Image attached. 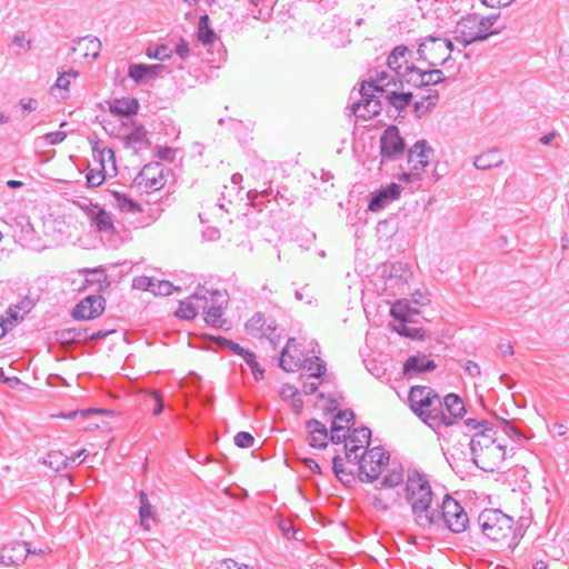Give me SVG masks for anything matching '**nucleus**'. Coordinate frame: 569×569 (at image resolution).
<instances>
[{
    "label": "nucleus",
    "mask_w": 569,
    "mask_h": 569,
    "mask_svg": "<svg viewBox=\"0 0 569 569\" xmlns=\"http://www.w3.org/2000/svg\"><path fill=\"white\" fill-rule=\"evenodd\" d=\"M197 38L203 46L212 44L217 40V34L210 27L208 14H202L199 18Z\"/></svg>",
    "instance_id": "32"
},
{
    "label": "nucleus",
    "mask_w": 569,
    "mask_h": 569,
    "mask_svg": "<svg viewBox=\"0 0 569 569\" xmlns=\"http://www.w3.org/2000/svg\"><path fill=\"white\" fill-rule=\"evenodd\" d=\"M431 68L432 69L429 70L423 69L425 87L436 86L442 83L446 80V77L440 69H437L436 67Z\"/></svg>",
    "instance_id": "49"
},
{
    "label": "nucleus",
    "mask_w": 569,
    "mask_h": 569,
    "mask_svg": "<svg viewBox=\"0 0 569 569\" xmlns=\"http://www.w3.org/2000/svg\"><path fill=\"white\" fill-rule=\"evenodd\" d=\"M78 46H83V57H91L92 59L98 58L101 50V42L97 37L86 36L79 38L77 41Z\"/></svg>",
    "instance_id": "36"
},
{
    "label": "nucleus",
    "mask_w": 569,
    "mask_h": 569,
    "mask_svg": "<svg viewBox=\"0 0 569 569\" xmlns=\"http://www.w3.org/2000/svg\"><path fill=\"white\" fill-rule=\"evenodd\" d=\"M401 186L391 182L370 194L368 209L378 212L385 209L390 202L398 199L401 193Z\"/></svg>",
    "instance_id": "13"
},
{
    "label": "nucleus",
    "mask_w": 569,
    "mask_h": 569,
    "mask_svg": "<svg viewBox=\"0 0 569 569\" xmlns=\"http://www.w3.org/2000/svg\"><path fill=\"white\" fill-rule=\"evenodd\" d=\"M93 412L110 413V411L106 410V409H84V410H71L69 412H61V413L57 415L56 417L71 420V419H74L79 415L82 417H86Z\"/></svg>",
    "instance_id": "57"
},
{
    "label": "nucleus",
    "mask_w": 569,
    "mask_h": 569,
    "mask_svg": "<svg viewBox=\"0 0 569 569\" xmlns=\"http://www.w3.org/2000/svg\"><path fill=\"white\" fill-rule=\"evenodd\" d=\"M390 316L400 323L411 322L410 310H405L401 301L396 302L390 309Z\"/></svg>",
    "instance_id": "52"
},
{
    "label": "nucleus",
    "mask_w": 569,
    "mask_h": 569,
    "mask_svg": "<svg viewBox=\"0 0 569 569\" xmlns=\"http://www.w3.org/2000/svg\"><path fill=\"white\" fill-rule=\"evenodd\" d=\"M87 456H88V451L86 449H82L79 452H77L76 455H72L70 457H64L61 460V465L64 469L73 468L76 466H79Z\"/></svg>",
    "instance_id": "56"
},
{
    "label": "nucleus",
    "mask_w": 569,
    "mask_h": 569,
    "mask_svg": "<svg viewBox=\"0 0 569 569\" xmlns=\"http://www.w3.org/2000/svg\"><path fill=\"white\" fill-rule=\"evenodd\" d=\"M306 428L309 431V445L311 447L320 449L327 448L329 432L322 422L316 419H310L306 422Z\"/></svg>",
    "instance_id": "24"
},
{
    "label": "nucleus",
    "mask_w": 569,
    "mask_h": 569,
    "mask_svg": "<svg viewBox=\"0 0 569 569\" xmlns=\"http://www.w3.org/2000/svg\"><path fill=\"white\" fill-rule=\"evenodd\" d=\"M104 298L100 295H91L74 306L71 316L76 320H91L98 318L104 311Z\"/></svg>",
    "instance_id": "10"
},
{
    "label": "nucleus",
    "mask_w": 569,
    "mask_h": 569,
    "mask_svg": "<svg viewBox=\"0 0 569 569\" xmlns=\"http://www.w3.org/2000/svg\"><path fill=\"white\" fill-rule=\"evenodd\" d=\"M146 54L151 59L166 61L171 58L172 50L167 44H159L154 49L148 48Z\"/></svg>",
    "instance_id": "51"
},
{
    "label": "nucleus",
    "mask_w": 569,
    "mask_h": 569,
    "mask_svg": "<svg viewBox=\"0 0 569 569\" xmlns=\"http://www.w3.org/2000/svg\"><path fill=\"white\" fill-rule=\"evenodd\" d=\"M295 342V338L288 339L284 348L281 351V356L279 359V367L283 369L287 372H293L301 368L302 366V359L300 357L292 356L289 352V348L291 343Z\"/></svg>",
    "instance_id": "28"
},
{
    "label": "nucleus",
    "mask_w": 569,
    "mask_h": 569,
    "mask_svg": "<svg viewBox=\"0 0 569 569\" xmlns=\"http://www.w3.org/2000/svg\"><path fill=\"white\" fill-rule=\"evenodd\" d=\"M503 163L498 149L488 150L475 159V167L479 170H488Z\"/></svg>",
    "instance_id": "30"
},
{
    "label": "nucleus",
    "mask_w": 569,
    "mask_h": 569,
    "mask_svg": "<svg viewBox=\"0 0 569 569\" xmlns=\"http://www.w3.org/2000/svg\"><path fill=\"white\" fill-rule=\"evenodd\" d=\"M397 83L398 77L393 72L389 73L386 70L373 69L369 73V79L362 81L361 84L376 92H387L389 91L387 88H397Z\"/></svg>",
    "instance_id": "17"
},
{
    "label": "nucleus",
    "mask_w": 569,
    "mask_h": 569,
    "mask_svg": "<svg viewBox=\"0 0 569 569\" xmlns=\"http://www.w3.org/2000/svg\"><path fill=\"white\" fill-rule=\"evenodd\" d=\"M166 66L163 64H143L132 63L129 66L128 76L136 83H143L148 79H154L158 77L160 71H163Z\"/></svg>",
    "instance_id": "20"
},
{
    "label": "nucleus",
    "mask_w": 569,
    "mask_h": 569,
    "mask_svg": "<svg viewBox=\"0 0 569 569\" xmlns=\"http://www.w3.org/2000/svg\"><path fill=\"white\" fill-rule=\"evenodd\" d=\"M441 402L445 419L443 422H439V430L442 427L453 426L466 413L465 403L460 396L456 393H448L445 398H441Z\"/></svg>",
    "instance_id": "12"
},
{
    "label": "nucleus",
    "mask_w": 569,
    "mask_h": 569,
    "mask_svg": "<svg viewBox=\"0 0 569 569\" xmlns=\"http://www.w3.org/2000/svg\"><path fill=\"white\" fill-rule=\"evenodd\" d=\"M251 4L258 8L257 12L252 11L256 19L266 21L271 17V9L274 0H250Z\"/></svg>",
    "instance_id": "41"
},
{
    "label": "nucleus",
    "mask_w": 569,
    "mask_h": 569,
    "mask_svg": "<svg viewBox=\"0 0 569 569\" xmlns=\"http://www.w3.org/2000/svg\"><path fill=\"white\" fill-rule=\"evenodd\" d=\"M359 93L361 99L351 106L352 113L363 120L378 116L381 111V101L370 93V89L365 88V84H361Z\"/></svg>",
    "instance_id": "11"
},
{
    "label": "nucleus",
    "mask_w": 569,
    "mask_h": 569,
    "mask_svg": "<svg viewBox=\"0 0 569 569\" xmlns=\"http://www.w3.org/2000/svg\"><path fill=\"white\" fill-rule=\"evenodd\" d=\"M382 273L388 281L395 282L396 284L408 283V281L412 277V272L408 264L400 261L385 264Z\"/></svg>",
    "instance_id": "23"
},
{
    "label": "nucleus",
    "mask_w": 569,
    "mask_h": 569,
    "mask_svg": "<svg viewBox=\"0 0 569 569\" xmlns=\"http://www.w3.org/2000/svg\"><path fill=\"white\" fill-rule=\"evenodd\" d=\"M496 419L499 421L500 423V429L510 438H512L515 441L517 442H522L525 440H528L531 438V436L525 433L523 431H521L519 428H517L515 425H513V421L512 420H507V419H503V418H499L496 416Z\"/></svg>",
    "instance_id": "37"
},
{
    "label": "nucleus",
    "mask_w": 569,
    "mask_h": 569,
    "mask_svg": "<svg viewBox=\"0 0 569 569\" xmlns=\"http://www.w3.org/2000/svg\"><path fill=\"white\" fill-rule=\"evenodd\" d=\"M84 272L87 273L84 280L87 286L98 284L99 289H101L102 283H104L106 286L109 284L108 276L106 274V271L102 267L86 269Z\"/></svg>",
    "instance_id": "40"
},
{
    "label": "nucleus",
    "mask_w": 569,
    "mask_h": 569,
    "mask_svg": "<svg viewBox=\"0 0 569 569\" xmlns=\"http://www.w3.org/2000/svg\"><path fill=\"white\" fill-rule=\"evenodd\" d=\"M421 174L422 173L419 171L418 164H413V166L410 167V171L409 172H402L399 176V180L403 181V182H407V183H412V182L420 181L421 180Z\"/></svg>",
    "instance_id": "60"
},
{
    "label": "nucleus",
    "mask_w": 569,
    "mask_h": 569,
    "mask_svg": "<svg viewBox=\"0 0 569 569\" xmlns=\"http://www.w3.org/2000/svg\"><path fill=\"white\" fill-rule=\"evenodd\" d=\"M429 388L427 386H413L410 388L408 400L411 410L421 402L426 393H430Z\"/></svg>",
    "instance_id": "50"
},
{
    "label": "nucleus",
    "mask_w": 569,
    "mask_h": 569,
    "mask_svg": "<svg viewBox=\"0 0 569 569\" xmlns=\"http://www.w3.org/2000/svg\"><path fill=\"white\" fill-rule=\"evenodd\" d=\"M34 306L36 301L30 297H24L17 305H14L13 308H9V315L14 321H18L19 319H22V317L19 316L17 310L22 311L23 313H28Z\"/></svg>",
    "instance_id": "45"
},
{
    "label": "nucleus",
    "mask_w": 569,
    "mask_h": 569,
    "mask_svg": "<svg viewBox=\"0 0 569 569\" xmlns=\"http://www.w3.org/2000/svg\"><path fill=\"white\" fill-rule=\"evenodd\" d=\"M443 53L440 37L428 36L419 44L416 60L426 62L428 67L445 66L451 59V54L443 57Z\"/></svg>",
    "instance_id": "8"
},
{
    "label": "nucleus",
    "mask_w": 569,
    "mask_h": 569,
    "mask_svg": "<svg viewBox=\"0 0 569 569\" xmlns=\"http://www.w3.org/2000/svg\"><path fill=\"white\" fill-rule=\"evenodd\" d=\"M416 61L415 53L405 44L395 47L387 58V67L399 78L405 66Z\"/></svg>",
    "instance_id": "16"
},
{
    "label": "nucleus",
    "mask_w": 569,
    "mask_h": 569,
    "mask_svg": "<svg viewBox=\"0 0 569 569\" xmlns=\"http://www.w3.org/2000/svg\"><path fill=\"white\" fill-rule=\"evenodd\" d=\"M478 528L493 543L515 548L518 537L512 517L499 509H485L478 516Z\"/></svg>",
    "instance_id": "2"
},
{
    "label": "nucleus",
    "mask_w": 569,
    "mask_h": 569,
    "mask_svg": "<svg viewBox=\"0 0 569 569\" xmlns=\"http://www.w3.org/2000/svg\"><path fill=\"white\" fill-rule=\"evenodd\" d=\"M267 325V319L262 312H256L251 319L246 323V329L250 333H260L264 330V326Z\"/></svg>",
    "instance_id": "46"
},
{
    "label": "nucleus",
    "mask_w": 569,
    "mask_h": 569,
    "mask_svg": "<svg viewBox=\"0 0 569 569\" xmlns=\"http://www.w3.org/2000/svg\"><path fill=\"white\" fill-rule=\"evenodd\" d=\"M430 393H426L421 402L413 407L412 412L435 432L439 433V422H443V410L441 397L429 388Z\"/></svg>",
    "instance_id": "5"
},
{
    "label": "nucleus",
    "mask_w": 569,
    "mask_h": 569,
    "mask_svg": "<svg viewBox=\"0 0 569 569\" xmlns=\"http://www.w3.org/2000/svg\"><path fill=\"white\" fill-rule=\"evenodd\" d=\"M438 99H439L438 90L429 89L427 91V94L422 96V101H427L426 111H431L436 107Z\"/></svg>",
    "instance_id": "63"
},
{
    "label": "nucleus",
    "mask_w": 569,
    "mask_h": 569,
    "mask_svg": "<svg viewBox=\"0 0 569 569\" xmlns=\"http://www.w3.org/2000/svg\"><path fill=\"white\" fill-rule=\"evenodd\" d=\"M437 368L435 360L423 353L413 355L407 358L402 367L403 377L411 379Z\"/></svg>",
    "instance_id": "14"
},
{
    "label": "nucleus",
    "mask_w": 569,
    "mask_h": 569,
    "mask_svg": "<svg viewBox=\"0 0 569 569\" xmlns=\"http://www.w3.org/2000/svg\"><path fill=\"white\" fill-rule=\"evenodd\" d=\"M173 291H180L179 287H174L170 281L168 280H157L154 281V288L153 292L157 296H170Z\"/></svg>",
    "instance_id": "53"
},
{
    "label": "nucleus",
    "mask_w": 569,
    "mask_h": 569,
    "mask_svg": "<svg viewBox=\"0 0 569 569\" xmlns=\"http://www.w3.org/2000/svg\"><path fill=\"white\" fill-rule=\"evenodd\" d=\"M272 193V189H266L263 191L250 190L248 192V199L253 207H261L263 204L262 199L269 197Z\"/></svg>",
    "instance_id": "59"
},
{
    "label": "nucleus",
    "mask_w": 569,
    "mask_h": 569,
    "mask_svg": "<svg viewBox=\"0 0 569 569\" xmlns=\"http://www.w3.org/2000/svg\"><path fill=\"white\" fill-rule=\"evenodd\" d=\"M104 179H106V176H104L103 168L100 170H97V169L89 170V172L86 176L87 186L91 187V188L101 186L103 183Z\"/></svg>",
    "instance_id": "54"
},
{
    "label": "nucleus",
    "mask_w": 569,
    "mask_h": 569,
    "mask_svg": "<svg viewBox=\"0 0 569 569\" xmlns=\"http://www.w3.org/2000/svg\"><path fill=\"white\" fill-rule=\"evenodd\" d=\"M11 44L18 47L19 49H22L23 51H29L31 49V40L26 39V34L22 31L17 32L13 36Z\"/></svg>",
    "instance_id": "62"
},
{
    "label": "nucleus",
    "mask_w": 569,
    "mask_h": 569,
    "mask_svg": "<svg viewBox=\"0 0 569 569\" xmlns=\"http://www.w3.org/2000/svg\"><path fill=\"white\" fill-rule=\"evenodd\" d=\"M309 377L321 378L326 373V363L318 356L306 358L301 366Z\"/></svg>",
    "instance_id": "38"
},
{
    "label": "nucleus",
    "mask_w": 569,
    "mask_h": 569,
    "mask_svg": "<svg viewBox=\"0 0 569 569\" xmlns=\"http://www.w3.org/2000/svg\"><path fill=\"white\" fill-rule=\"evenodd\" d=\"M138 180V184H144L147 192L161 189L164 184V181L163 170L160 168V163H150L144 166L136 178V181Z\"/></svg>",
    "instance_id": "18"
},
{
    "label": "nucleus",
    "mask_w": 569,
    "mask_h": 569,
    "mask_svg": "<svg viewBox=\"0 0 569 569\" xmlns=\"http://www.w3.org/2000/svg\"><path fill=\"white\" fill-rule=\"evenodd\" d=\"M433 491L427 476L416 469L409 470L405 485V499L411 507L415 523L421 529L439 526L437 510L432 509Z\"/></svg>",
    "instance_id": "1"
},
{
    "label": "nucleus",
    "mask_w": 569,
    "mask_h": 569,
    "mask_svg": "<svg viewBox=\"0 0 569 569\" xmlns=\"http://www.w3.org/2000/svg\"><path fill=\"white\" fill-rule=\"evenodd\" d=\"M343 429H345V427L342 425L336 422V420H332L331 432H330V440L332 443L339 445V443L347 442V436L339 435V431H341Z\"/></svg>",
    "instance_id": "61"
},
{
    "label": "nucleus",
    "mask_w": 569,
    "mask_h": 569,
    "mask_svg": "<svg viewBox=\"0 0 569 569\" xmlns=\"http://www.w3.org/2000/svg\"><path fill=\"white\" fill-rule=\"evenodd\" d=\"M432 152V148L426 140H418L408 151V163L410 167L418 164L419 171L422 173L429 163V154Z\"/></svg>",
    "instance_id": "21"
},
{
    "label": "nucleus",
    "mask_w": 569,
    "mask_h": 569,
    "mask_svg": "<svg viewBox=\"0 0 569 569\" xmlns=\"http://www.w3.org/2000/svg\"><path fill=\"white\" fill-rule=\"evenodd\" d=\"M412 98V92H405L403 89L393 88L386 92V100L399 112L405 111L411 104Z\"/></svg>",
    "instance_id": "26"
},
{
    "label": "nucleus",
    "mask_w": 569,
    "mask_h": 569,
    "mask_svg": "<svg viewBox=\"0 0 569 569\" xmlns=\"http://www.w3.org/2000/svg\"><path fill=\"white\" fill-rule=\"evenodd\" d=\"M506 447L501 443H496L488 449L478 452L471 458L472 462L486 472H493L498 470L506 459Z\"/></svg>",
    "instance_id": "9"
},
{
    "label": "nucleus",
    "mask_w": 569,
    "mask_h": 569,
    "mask_svg": "<svg viewBox=\"0 0 569 569\" xmlns=\"http://www.w3.org/2000/svg\"><path fill=\"white\" fill-rule=\"evenodd\" d=\"M139 501H140V508H139V517H140V525L143 529L150 530L151 526L149 523V520H156L157 513L154 511L153 506L148 499V496L144 491L139 492Z\"/></svg>",
    "instance_id": "29"
},
{
    "label": "nucleus",
    "mask_w": 569,
    "mask_h": 569,
    "mask_svg": "<svg viewBox=\"0 0 569 569\" xmlns=\"http://www.w3.org/2000/svg\"><path fill=\"white\" fill-rule=\"evenodd\" d=\"M11 550L13 552H16V555L1 553L0 555V565H4V566H9V565L19 566L21 562L24 561V559H26V557H27V555L29 552V549L27 548V543L26 542L14 545Z\"/></svg>",
    "instance_id": "34"
},
{
    "label": "nucleus",
    "mask_w": 569,
    "mask_h": 569,
    "mask_svg": "<svg viewBox=\"0 0 569 569\" xmlns=\"http://www.w3.org/2000/svg\"><path fill=\"white\" fill-rule=\"evenodd\" d=\"M423 79V69L417 67L415 61H412L410 64L405 66L403 72L398 78L397 88L403 89L405 83L412 88H425Z\"/></svg>",
    "instance_id": "22"
},
{
    "label": "nucleus",
    "mask_w": 569,
    "mask_h": 569,
    "mask_svg": "<svg viewBox=\"0 0 569 569\" xmlns=\"http://www.w3.org/2000/svg\"><path fill=\"white\" fill-rule=\"evenodd\" d=\"M496 433L497 430L493 428L492 422L486 426L483 429L477 431L470 439V452L471 458L475 457L478 452H481L488 449L491 446L496 445Z\"/></svg>",
    "instance_id": "19"
},
{
    "label": "nucleus",
    "mask_w": 569,
    "mask_h": 569,
    "mask_svg": "<svg viewBox=\"0 0 569 569\" xmlns=\"http://www.w3.org/2000/svg\"><path fill=\"white\" fill-rule=\"evenodd\" d=\"M345 443V451H346V460L350 463H362V461H366V455L362 452L359 455L358 452L362 449L361 445H352L348 446V442Z\"/></svg>",
    "instance_id": "47"
},
{
    "label": "nucleus",
    "mask_w": 569,
    "mask_h": 569,
    "mask_svg": "<svg viewBox=\"0 0 569 569\" xmlns=\"http://www.w3.org/2000/svg\"><path fill=\"white\" fill-rule=\"evenodd\" d=\"M477 24V16H468L467 18H463L456 28V33L461 34V41L465 47L478 42L487 40L490 36L496 34L497 31L491 32H483L481 29H479L477 32L472 33L470 30Z\"/></svg>",
    "instance_id": "15"
},
{
    "label": "nucleus",
    "mask_w": 569,
    "mask_h": 569,
    "mask_svg": "<svg viewBox=\"0 0 569 569\" xmlns=\"http://www.w3.org/2000/svg\"><path fill=\"white\" fill-rule=\"evenodd\" d=\"M109 110L112 114L121 117H130L137 114L139 110V102L134 98L116 99L110 103Z\"/></svg>",
    "instance_id": "27"
},
{
    "label": "nucleus",
    "mask_w": 569,
    "mask_h": 569,
    "mask_svg": "<svg viewBox=\"0 0 569 569\" xmlns=\"http://www.w3.org/2000/svg\"><path fill=\"white\" fill-rule=\"evenodd\" d=\"M389 460L390 453L381 446L371 448L366 456V461H362L358 468L359 480L368 483L373 482L381 475V467L388 465Z\"/></svg>",
    "instance_id": "6"
},
{
    "label": "nucleus",
    "mask_w": 569,
    "mask_h": 569,
    "mask_svg": "<svg viewBox=\"0 0 569 569\" xmlns=\"http://www.w3.org/2000/svg\"><path fill=\"white\" fill-rule=\"evenodd\" d=\"M403 481V468L399 462H391L388 473L381 481V488H395Z\"/></svg>",
    "instance_id": "35"
},
{
    "label": "nucleus",
    "mask_w": 569,
    "mask_h": 569,
    "mask_svg": "<svg viewBox=\"0 0 569 569\" xmlns=\"http://www.w3.org/2000/svg\"><path fill=\"white\" fill-rule=\"evenodd\" d=\"M112 206L121 212L138 213L142 211L141 206L127 194H116V202H112Z\"/></svg>",
    "instance_id": "39"
},
{
    "label": "nucleus",
    "mask_w": 569,
    "mask_h": 569,
    "mask_svg": "<svg viewBox=\"0 0 569 569\" xmlns=\"http://www.w3.org/2000/svg\"><path fill=\"white\" fill-rule=\"evenodd\" d=\"M93 209L90 212L92 222L96 224L98 231L106 233H113L116 228L109 212H107L99 204H92Z\"/></svg>",
    "instance_id": "25"
},
{
    "label": "nucleus",
    "mask_w": 569,
    "mask_h": 569,
    "mask_svg": "<svg viewBox=\"0 0 569 569\" xmlns=\"http://www.w3.org/2000/svg\"><path fill=\"white\" fill-rule=\"evenodd\" d=\"M137 143H144L146 146L150 144L149 140L147 139V131L142 124L136 126L124 140V144L127 147H132Z\"/></svg>",
    "instance_id": "42"
},
{
    "label": "nucleus",
    "mask_w": 569,
    "mask_h": 569,
    "mask_svg": "<svg viewBox=\"0 0 569 569\" xmlns=\"http://www.w3.org/2000/svg\"><path fill=\"white\" fill-rule=\"evenodd\" d=\"M371 439V430L368 427L356 428L352 431V435L347 437V442H352L353 445L361 443L365 441L367 446H369Z\"/></svg>",
    "instance_id": "48"
},
{
    "label": "nucleus",
    "mask_w": 569,
    "mask_h": 569,
    "mask_svg": "<svg viewBox=\"0 0 569 569\" xmlns=\"http://www.w3.org/2000/svg\"><path fill=\"white\" fill-rule=\"evenodd\" d=\"M405 148L406 142L400 136L398 127L389 126L380 137V164L399 159L403 154Z\"/></svg>",
    "instance_id": "7"
},
{
    "label": "nucleus",
    "mask_w": 569,
    "mask_h": 569,
    "mask_svg": "<svg viewBox=\"0 0 569 569\" xmlns=\"http://www.w3.org/2000/svg\"><path fill=\"white\" fill-rule=\"evenodd\" d=\"M440 511H437L439 517V525L449 529L453 533L463 532L469 523L468 515L463 507L453 499L450 495H446L439 506Z\"/></svg>",
    "instance_id": "4"
},
{
    "label": "nucleus",
    "mask_w": 569,
    "mask_h": 569,
    "mask_svg": "<svg viewBox=\"0 0 569 569\" xmlns=\"http://www.w3.org/2000/svg\"><path fill=\"white\" fill-rule=\"evenodd\" d=\"M190 299L200 301L199 307L206 313V322L214 328L228 329V321L222 318L223 309L228 305L227 291L209 290L204 287H198Z\"/></svg>",
    "instance_id": "3"
},
{
    "label": "nucleus",
    "mask_w": 569,
    "mask_h": 569,
    "mask_svg": "<svg viewBox=\"0 0 569 569\" xmlns=\"http://www.w3.org/2000/svg\"><path fill=\"white\" fill-rule=\"evenodd\" d=\"M200 305V301H198L197 306H194L191 301H180L179 308L176 310L174 316L180 319L192 320L198 315Z\"/></svg>",
    "instance_id": "43"
},
{
    "label": "nucleus",
    "mask_w": 569,
    "mask_h": 569,
    "mask_svg": "<svg viewBox=\"0 0 569 569\" xmlns=\"http://www.w3.org/2000/svg\"><path fill=\"white\" fill-rule=\"evenodd\" d=\"M154 279L146 276L136 277L132 280V287L138 290L153 292Z\"/></svg>",
    "instance_id": "55"
},
{
    "label": "nucleus",
    "mask_w": 569,
    "mask_h": 569,
    "mask_svg": "<svg viewBox=\"0 0 569 569\" xmlns=\"http://www.w3.org/2000/svg\"><path fill=\"white\" fill-rule=\"evenodd\" d=\"M332 470L338 480L345 486L351 487L355 482V471L351 469L348 470L343 467V459L339 455H336L332 458Z\"/></svg>",
    "instance_id": "33"
},
{
    "label": "nucleus",
    "mask_w": 569,
    "mask_h": 569,
    "mask_svg": "<svg viewBox=\"0 0 569 569\" xmlns=\"http://www.w3.org/2000/svg\"><path fill=\"white\" fill-rule=\"evenodd\" d=\"M392 329L400 336L412 340H423L426 336V332L422 328L408 327L407 323H399V326H395Z\"/></svg>",
    "instance_id": "44"
},
{
    "label": "nucleus",
    "mask_w": 569,
    "mask_h": 569,
    "mask_svg": "<svg viewBox=\"0 0 569 569\" xmlns=\"http://www.w3.org/2000/svg\"><path fill=\"white\" fill-rule=\"evenodd\" d=\"M89 328H64L56 332L58 339L62 343L84 342L88 341Z\"/></svg>",
    "instance_id": "31"
},
{
    "label": "nucleus",
    "mask_w": 569,
    "mask_h": 569,
    "mask_svg": "<svg viewBox=\"0 0 569 569\" xmlns=\"http://www.w3.org/2000/svg\"><path fill=\"white\" fill-rule=\"evenodd\" d=\"M214 569H252L247 565H239L233 559H224L220 562V565Z\"/></svg>",
    "instance_id": "64"
},
{
    "label": "nucleus",
    "mask_w": 569,
    "mask_h": 569,
    "mask_svg": "<svg viewBox=\"0 0 569 569\" xmlns=\"http://www.w3.org/2000/svg\"><path fill=\"white\" fill-rule=\"evenodd\" d=\"M234 445L239 448H250L254 443V438L250 432L239 431L233 438Z\"/></svg>",
    "instance_id": "58"
}]
</instances>
